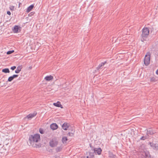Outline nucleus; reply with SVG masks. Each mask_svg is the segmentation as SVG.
Returning <instances> with one entry per match:
<instances>
[{"instance_id": "1", "label": "nucleus", "mask_w": 158, "mask_h": 158, "mask_svg": "<svg viewBox=\"0 0 158 158\" xmlns=\"http://www.w3.org/2000/svg\"><path fill=\"white\" fill-rule=\"evenodd\" d=\"M40 139V135L39 134L31 135L29 136V140L31 142H38Z\"/></svg>"}, {"instance_id": "2", "label": "nucleus", "mask_w": 158, "mask_h": 158, "mask_svg": "<svg viewBox=\"0 0 158 158\" xmlns=\"http://www.w3.org/2000/svg\"><path fill=\"white\" fill-rule=\"evenodd\" d=\"M142 39H141V40L142 41H143V40H144V38H146L149 34V30L147 28H143L142 30Z\"/></svg>"}, {"instance_id": "3", "label": "nucleus", "mask_w": 158, "mask_h": 158, "mask_svg": "<svg viewBox=\"0 0 158 158\" xmlns=\"http://www.w3.org/2000/svg\"><path fill=\"white\" fill-rule=\"evenodd\" d=\"M150 55L149 52L147 53L145 55L144 59V63L146 66L148 65L150 63Z\"/></svg>"}, {"instance_id": "4", "label": "nucleus", "mask_w": 158, "mask_h": 158, "mask_svg": "<svg viewBox=\"0 0 158 158\" xmlns=\"http://www.w3.org/2000/svg\"><path fill=\"white\" fill-rule=\"evenodd\" d=\"M58 141L56 139H52L49 142V145L51 147H56L58 144Z\"/></svg>"}, {"instance_id": "5", "label": "nucleus", "mask_w": 158, "mask_h": 158, "mask_svg": "<svg viewBox=\"0 0 158 158\" xmlns=\"http://www.w3.org/2000/svg\"><path fill=\"white\" fill-rule=\"evenodd\" d=\"M149 144L154 150H158V144L151 142H150Z\"/></svg>"}, {"instance_id": "6", "label": "nucleus", "mask_w": 158, "mask_h": 158, "mask_svg": "<svg viewBox=\"0 0 158 158\" xmlns=\"http://www.w3.org/2000/svg\"><path fill=\"white\" fill-rule=\"evenodd\" d=\"M107 63L106 61H105L103 62H102L101 64H99L98 66L96 68V69L98 70L99 69H102V67L104 66V65Z\"/></svg>"}, {"instance_id": "7", "label": "nucleus", "mask_w": 158, "mask_h": 158, "mask_svg": "<svg viewBox=\"0 0 158 158\" xmlns=\"http://www.w3.org/2000/svg\"><path fill=\"white\" fill-rule=\"evenodd\" d=\"M69 123H64L62 125V127L64 130L66 131L69 128Z\"/></svg>"}, {"instance_id": "8", "label": "nucleus", "mask_w": 158, "mask_h": 158, "mask_svg": "<svg viewBox=\"0 0 158 158\" xmlns=\"http://www.w3.org/2000/svg\"><path fill=\"white\" fill-rule=\"evenodd\" d=\"M51 128L53 130H55L58 127V126L56 123H53L50 125Z\"/></svg>"}, {"instance_id": "9", "label": "nucleus", "mask_w": 158, "mask_h": 158, "mask_svg": "<svg viewBox=\"0 0 158 158\" xmlns=\"http://www.w3.org/2000/svg\"><path fill=\"white\" fill-rule=\"evenodd\" d=\"M94 152L97 153L98 155H100L101 153L102 149L100 148H95L94 149Z\"/></svg>"}, {"instance_id": "10", "label": "nucleus", "mask_w": 158, "mask_h": 158, "mask_svg": "<svg viewBox=\"0 0 158 158\" xmlns=\"http://www.w3.org/2000/svg\"><path fill=\"white\" fill-rule=\"evenodd\" d=\"M37 114V113L35 112L32 114H29L27 116V117L28 118H31L35 116Z\"/></svg>"}, {"instance_id": "11", "label": "nucleus", "mask_w": 158, "mask_h": 158, "mask_svg": "<svg viewBox=\"0 0 158 158\" xmlns=\"http://www.w3.org/2000/svg\"><path fill=\"white\" fill-rule=\"evenodd\" d=\"M19 27L17 25H15L13 29V31L14 33H18L19 32Z\"/></svg>"}, {"instance_id": "12", "label": "nucleus", "mask_w": 158, "mask_h": 158, "mask_svg": "<svg viewBox=\"0 0 158 158\" xmlns=\"http://www.w3.org/2000/svg\"><path fill=\"white\" fill-rule=\"evenodd\" d=\"M53 79V77L51 75L47 76L44 78V79L47 81H49Z\"/></svg>"}, {"instance_id": "13", "label": "nucleus", "mask_w": 158, "mask_h": 158, "mask_svg": "<svg viewBox=\"0 0 158 158\" xmlns=\"http://www.w3.org/2000/svg\"><path fill=\"white\" fill-rule=\"evenodd\" d=\"M22 67V65H19L17 67V69L15 70V73H19L21 71Z\"/></svg>"}, {"instance_id": "14", "label": "nucleus", "mask_w": 158, "mask_h": 158, "mask_svg": "<svg viewBox=\"0 0 158 158\" xmlns=\"http://www.w3.org/2000/svg\"><path fill=\"white\" fill-rule=\"evenodd\" d=\"M53 104L56 107L63 108L62 105L60 104V103L58 101L56 103H54Z\"/></svg>"}, {"instance_id": "15", "label": "nucleus", "mask_w": 158, "mask_h": 158, "mask_svg": "<svg viewBox=\"0 0 158 158\" xmlns=\"http://www.w3.org/2000/svg\"><path fill=\"white\" fill-rule=\"evenodd\" d=\"M33 7L34 5H31L27 8L26 10V12L27 13L29 12L32 10V9L33 8Z\"/></svg>"}, {"instance_id": "16", "label": "nucleus", "mask_w": 158, "mask_h": 158, "mask_svg": "<svg viewBox=\"0 0 158 158\" xmlns=\"http://www.w3.org/2000/svg\"><path fill=\"white\" fill-rule=\"evenodd\" d=\"M68 139L67 138V137H63L62 139V141L63 143L64 144L66 143L67 141H68Z\"/></svg>"}, {"instance_id": "17", "label": "nucleus", "mask_w": 158, "mask_h": 158, "mask_svg": "<svg viewBox=\"0 0 158 158\" xmlns=\"http://www.w3.org/2000/svg\"><path fill=\"white\" fill-rule=\"evenodd\" d=\"M154 134L152 131L151 129H149L148 130H147V134L148 135H152Z\"/></svg>"}, {"instance_id": "18", "label": "nucleus", "mask_w": 158, "mask_h": 158, "mask_svg": "<svg viewBox=\"0 0 158 158\" xmlns=\"http://www.w3.org/2000/svg\"><path fill=\"white\" fill-rule=\"evenodd\" d=\"M72 132H69L68 134V135L71 137L73 136V135L75 131L73 129L72 130Z\"/></svg>"}, {"instance_id": "19", "label": "nucleus", "mask_w": 158, "mask_h": 158, "mask_svg": "<svg viewBox=\"0 0 158 158\" xmlns=\"http://www.w3.org/2000/svg\"><path fill=\"white\" fill-rule=\"evenodd\" d=\"M2 72L4 73H9L10 71H9V69L5 68V69H3L2 70Z\"/></svg>"}, {"instance_id": "20", "label": "nucleus", "mask_w": 158, "mask_h": 158, "mask_svg": "<svg viewBox=\"0 0 158 158\" xmlns=\"http://www.w3.org/2000/svg\"><path fill=\"white\" fill-rule=\"evenodd\" d=\"M62 147L61 146L58 147L56 149V151L57 152H60L62 149Z\"/></svg>"}, {"instance_id": "21", "label": "nucleus", "mask_w": 158, "mask_h": 158, "mask_svg": "<svg viewBox=\"0 0 158 158\" xmlns=\"http://www.w3.org/2000/svg\"><path fill=\"white\" fill-rule=\"evenodd\" d=\"M89 156L90 157V158H94V152H89Z\"/></svg>"}, {"instance_id": "22", "label": "nucleus", "mask_w": 158, "mask_h": 158, "mask_svg": "<svg viewBox=\"0 0 158 158\" xmlns=\"http://www.w3.org/2000/svg\"><path fill=\"white\" fill-rule=\"evenodd\" d=\"M150 81L152 82H155L156 81V77H152L150 79Z\"/></svg>"}, {"instance_id": "23", "label": "nucleus", "mask_w": 158, "mask_h": 158, "mask_svg": "<svg viewBox=\"0 0 158 158\" xmlns=\"http://www.w3.org/2000/svg\"><path fill=\"white\" fill-rule=\"evenodd\" d=\"M14 79V78H13V77H12V76L10 77L8 79V81L9 82H11L12 80H13Z\"/></svg>"}, {"instance_id": "24", "label": "nucleus", "mask_w": 158, "mask_h": 158, "mask_svg": "<svg viewBox=\"0 0 158 158\" xmlns=\"http://www.w3.org/2000/svg\"><path fill=\"white\" fill-rule=\"evenodd\" d=\"M14 52V51L13 50H10V51H8L6 53L7 55H9V54H11V53H13V52Z\"/></svg>"}, {"instance_id": "25", "label": "nucleus", "mask_w": 158, "mask_h": 158, "mask_svg": "<svg viewBox=\"0 0 158 158\" xmlns=\"http://www.w3.org/2000/svg\"><path fill=\"white\" fill-rule=\"evenodd\" d=\"M39 132L41 134H43L44 133V130L41 128H40L39 129Z\"/></svg>"}, {"instance_id": "26", "label": "nucleus", "mask_w": 158, "mask_h": 158, "mask_svg": "<svg viewBox=\"0 0 158 158\" xmlns=\"http://www.w3.org/2000/svg\"><path fill=\"white\" fill-rule=\"evenodd\" d=\"M110 158H115L116 156L113 154H110Z\"/></svg>"}, {"instance_id": "27", "label": "nucleus", "mask_w": 158, "mask_h": 158, "mask_svg": "<svg viewBox=\"0 0 158 158\" xmlns=\"http://www.w3.org/2000/svg\"><path fill=\"white\" fill-rule=\"evenodd\" d=\"M147 138L146 136H143L140 138V139L141 140H144L147 139Z\"/></svg>"}, {"instance_id": "28", "label": "nucleus", "mask_w": 158, "mask_h": 158, "mask_svg": "<svg viewBox=\"0 0 158 158\" xmlns=\"http://www.w3.org/2000/svg\"><path fill=\"white\" fill-rule=\"evenodd\" d=\"M18 76V75H17V74H14V75H13L12 76V77H13V78H14H14L17 77Z\"/></svg>"}, {"instance_id": "29", "label": "nucleus", "mask_w": 158, "mask_h": 158, "mask_svg": "<svg viewBox=\"0 0 158 158\" xmlns=\"http://www.w3.org/2000/svg\"><path fill=\"white\" fill-rule=\"evenodd\" d=\"M14 6H11L10 7V10H13L14 9Z\"/></svg>"}, {"instance_id": "30", "label": "nucleus", "mask_w": 158, "mask_h": 158, "mask_svg": "<svg viewBox=\"0 0 158 158\" xmlns=\"http://www.w3.org/2000/svg\"><path fill=\"white\" fill-rule=\"evenodd\" d=\"M16 68V67L15 66H13L11 67L10 69L12 70H14Z\"/></svg>"}, {"instance_id": "31", "label": "nucleus", "mask_w": 158, "mask_h": 158, "mask_svg": "<svg viewBox=\"0 0 158 158\" xmlns=\"http://www.w3.org/2000/svg\"><path fill=\"white\" fill-rule=\"evenodd\" d=\"M34 147H35L36 148H40V147H41V146L40 145H36V146H34Z\"/></svg>"}, {"instance_id": "32", "label": "nucleus", "mask_w": 158, "mask_h": 158, "mask_svg": "<svg viewBox=\"0 0 158 158\" xmlns=\"http://www.w3.org/2000/svg\"><path fill=\"white\" fill-rule=\"evenodd\" d=\"M7 14L9 15H11V13L10 11H7Z\"/></svg>"}, {"instance_id": "33", "label": "nucleus", "mask_w": 158, "mask_h": 158, "mask_svg": "<svg viewBox=\"0 0 158 158\" xmlns=\"http://www.w3.org/2000/svg\"><path fill=\"white\" fill-rule=\"evenodd\" d=\"M156 73L158 75V69L156 71Z\"/></svg>"}, {"instance_id": "34", "label": "nucleus", "mask_w": 158, "mask_h": 158, "mask_svg": "<svg viewBox=\"0 0 158 158\" xmlns=\"http://www.w3.org/2000/svg\"><path fill=\"white\" fill-rule=\"evenodd\" d=\"M86 158H90V157L89 156H86Z\"/></svg>"}, {"instance_id": "35", "label": "nucleus", "mask_w": 158, "mask_h": 158, "mask_svg": "<svg viewBox=\"0 0 158 158\" xmlns=\"http://www.w3.org/2000/svg\"><path fill=\"white\" fill-rule=\"evenodd\" d=\"M29 69H31V66H30L29 67Z\"/></svg>"}]
</instances>
